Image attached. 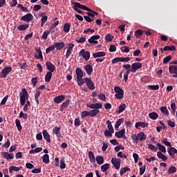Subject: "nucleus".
Segmentation results:
<instances>
[{
  "label": "nucleus",
  "instance_id": "1",
  "mask_svg": "<svg viewBox=\"0 0 177 177\" xmlns=\"http://www.w3.org/2000/svg\"><path fill=\"white\" fill-rule=\"evenodd\" d=\"M21 106L26 104V99H28V92L26 88L22 89V93H19Z\"/></svg>",
  "mask_w": 177,
  "mask_h": 177
},
{
  "label": "nucleus",
  "instance_id": "2",
  "mask_svg": "<svg viewBox=\"0 0 177 177\" xmlns=\"http://www.w3.org/2000/svg\"><path fill=\"white\" fill-rule=\"evenodd\" d=\"M72 5H74L73 9H82V10H86L87 12H92V10L86 7L84 4H81L78 2H72Z\"/></svg>",
  "mask_w": 177,
  "mask_h": 177
},
{
  "label": "nucleus",
  "instance_id": "3",
  "mask_svg": "<svg viewBox=\"0 0 177 177\" xmlns=\"http://www.w3.org/2000/svg\"><path fill=\"white\" fill-rule=\"evenodd\" d=\"M114 91L115 92V97L116 99H124V90L120 86H115L114 88Z\"/></svg>",
  "mask_w": 177,
  "mask_h": 177
},
{
  "label": "nucleus",
  "instance_id": "4",
  "mask_svg": "<svg viewBox=\"0 0 177 177\" xmlns=\"http://www.w3.org/2000/svg\"><path fill=\"white\" fill-rule=\"evenodd\" d=\"M12 66L5 67L1 71L0 73V77H1V78H6V77H8V75H9V73L12 71Z\"/></svg>",
  "mask_w": 177,
  "mask_h": 177
},
{
  "label": "nucleus",
  "instance_id": "5",
  "mask_svg": "<svg viewBox=\"0 0 177 177\" xmlns=\"http://www.w3.org/2000/svg\"><path fill=\"white\" fill-rule=\"evenodd\" d=\"M86 85L90 91H95V83L92 81V79L89 77L84 78Z\"/></svg>",
  "mask_w": 177,
  "mask_h": 177
},
{
  "label": "nucleus",
  "instance_id": "6",
  "mask_svg": "<svg viewBox=\"0 0 177 177\" xmlns=\"http://www.w3.org/2000/svg\"><path fill=\"white\" fill-rule=\"evenodd\" d=\"M111 162L112 163L115 169H120V167H121V159L117 158H112L111 160Z\"/></svg>",
  "mask_w": 177,
  "mask_h": 177
},
{
  "label": "nucleus",
  "instance_id": "7",
  "mask_svg": "<svg viewBox=\"0 0 177 177\" xmlns=\"http://www.w3.org/2000/svg\"><path fill=\"white\" fill-rule=\"evenodd\" d=\"M79 56H82L86 62H88L91 59V53L89 51H85V49H82L79 53Z\"/></svg>",
  "mask_w": 177,
  "mask_h": 177
},
{
  "label": "nucleus",
  "instance_id": "8",
  "mask_svg": "<svg viewBox=\"0 0 177 177\" xmlns=\"http://www.w3.org/2000/svg\"><path fill=\"white\" fill-rule=\"evenodd\" d=\"M146 138H147V135L141 131L137 134L135 138V142L136 143H139V140L142 142V140H145Z\"/></svg>",
  "mask_w": 177,
  "mask_h": 177
},
{
  "label": "nucleus",
  "instance_id": "9",
  "mask_svg": "<svg viewBox=\"0 0 177 177\" xmlns=\"http://www.w3.org/2000/svg\"><path fill=\"white\" fill-rule=\"evenodd\" d=\"M86 106L88 107V109H93V110H99V109H102L103 107V105L100 103H87Z\"/></svg>",
  "mask_w": 177,
  "mask_h": 177
},
{
  "label": "nucleus",
  "instance_id": "10",
  "mask_svg": "<svg viewBox=\"0 0 177 177\" xmlns=\"http://www.w3.org/2000/svg\"><path fill=\"white\" fill-rule=\"evenodd\" d=\"M1 156L5 158V160H7V161H9V160H13L15 158V154L13 153H9V152H1Z\"/></svg>",
  "mask_w": 177,
  "mask_h": 177
},
{
  "label": "nucleus",
  "instance_id": "11",
  "mask_svg": "<svg viewBox=\"0 0 177 177\" xmlns=\"http://www.w3.org/2000/svg\"><path fill=\"white\" fill-rule=\"evenodd\" d=\"M139 68H142V63L136 62V63L132 64L131 73H136V71L139 70Z\"/></svg>",
  "mask_w": 177,
  "mask_h": 177
},
{
  "label": "nucleus",
  "instance_id": "12",
  "mask_svg": "<svg viewBox=\"0 0 177 177\" xmlns=\"http://www.w3.org/2000/svg\"><path fill=\"white\" fill-rule=\"evenodd\" d=\"M169 71L170 74H175L173 75L174 78H177V68L175 65H171L169 66Z\"/></svg>",
  "mask_w": 177,
  "mask_h": 177
},
{
  "label": "nucleus",
  "instance_id": "13",
  "mask_svg": "<svg viewBox=\"0 0 177 177\" xmlns=\"http://www.w3.org/2000/svg\"><path fill=\"white\" fill-rule=\"evenodd\" d=\"M46 67L47 70L49 71L48 72H50V73H53L55 71V70H56V67L50 62H46Z\"/></svg>",
  "mask_w": 177,
  "mask_h": 177
},
{
  "label": "nucleus",
  "instance_id": "14",
  "mask_svg": "<svg viewBox=\"0 0 177 177\" xmlns=\"http://www.w3.org/2000/svg\"><path fill=\"white\" fill-rule=\"evenodd\" d=\"M76 75H77V81H81V78H83L84 77V73L82 72V70L80 68H77L75 70Z\"/></svg>",
  "mask_w": 177,
  "mask_h": 177
},
{
  "label": "nucleus",
  "instance_id": "15",
  "mask_svg": "<svg viewBox=\"0 0 177 177\" xmlns=\"http://www.w3.org/2000/svg\"><path fill=\"white\" fill-rule=\"evenodd\" d=\"M32 19H34V16H32L31 13L26 14L21 17V20H22V21H31Z\"/></svg>",
  "mask_w": 177,
  "mask_h": 177
},
{
  "label": "nucleus",
  "instance_id": "16",
  "mask_svg": "<svg viewBox=\"0 0 177 177\" xmlns=\"http://www.w3.org/2000/svg\"><path fill=\"white\" fill-rule=\"evenodd\" d=\"M43 138L46 140L47 143H50V135H49V133H48V131L44 130L42 131Z\"/></svg>",
  "mask_w": 177,
  "mask_h": 177
},
{
  "label": "nucleus",
  "instance_id": "17",
  "mask_svg": "<svg viewBox=\"0 0 177 177\" xmlns=\"http://www.w3.org/2000/svg\"><path fill=\"white\" fill-rule=\"evenodd\" d=\"M84 70L88 75H91L92 73H93V67L89 64L84 66Z\"/></svg>",
  "mask_w": 177,
  "mask_h": 177
},
{
  "label": "nucleus",
  "instance_id": "18",
  "mask_svg": "<svg viewBox=\"0 0 177 177\" xmlns=\"http://www.w3.org/2000/svg\"><path fill=\"white\" fill-rule=\"evenodd\" d=\"M66 99V97L63 95H58L56 97L54 98L55 103H57L59 104V103H62L64 100Z\"/></svg>",
  "mask_w": 177,
  "mask_h": 177
},
{
  "label": "nucleus",
  "instance_id": "19",
  "mask_svg": "<svg viewBox=\"0 0 177 177\" xmlns=\"http://www.w3.org/2000/svg\"><path fill=\"white\" fill-rule=\"evenodd\" d=\"M135 127L137 129H139V127H141V128H147V127H149V123H145L143 122H136Z\"/></svg>",
  "mask_w": 177,
  "mask_h": 177
},
{
  "label": "nucleus",
  "instance_id": "20",
  "mask_svg": "<svg viewBox=\"0 0 177 177\" xmlns=\"http://www.w3.org/2000/svg\"><path fill=\"white\" fill-rule=\"evenodd\" d=\"M55 48H56L57 50H62L64 48V42L61 41L59 43L55 42L54 44Z\"/></svg>",
  "mask_w": 177,
  "mask_h": 177
},
{
  "label": "nucleus",
  "instance_id": "21",
  "mask_svg": "<svg viewBox=\"0 0 177 177\" xmlns=\"http://www.w3.org/2000/svg\"><path fill=\"white\" fill-rule=\"evenodd\" d=\"M104 56H106V53L103 52V51H100L97 53H94L93 54V57H94V59H96L97 57H104Z\"/></svg>",
  "mask_w": 177,
  "mask_h": 177
},
{
  "label": "nucleus",
  "instance_id": "22",
  "mask_svg": "<svg viewBox=\"0 0 177 177\" xmlns=\"http://www.w3.org/2000/svg\"><path fill=\"white\" fill-rule=\"evenodd\" d=\"M157 157L160 158V160H162V161H163L164 162H167V160H168V157H167V156L162 154V152H161V151L157 152Z\"/></svg>",
  "mask_w": 177,
  "mask_h": 177
},
{
  "label": "nucleus",
  "instance_id": "23",
  "mask_svg": "<svg viewBox=\"0 0 177 177\" xmlns=\"http://www.w3.org/2000/svg\"><path fill=\"white\" fill-rule=\"evenodd\" d=\"M167 151L170 157H174V154H177V149L174 147H170Z\"/></svg>",
  "mask_w": 177,
  "mask_h": 177
},
{
  "label": "nucleus",
  "instance_id": "24",
  "mask_svg": "<svg viewBox=\"0 0 177 177\" xmlns=\"http://www.w3.org/2000/svg\"><path fill=\"white\" fill-rule=\"evenodd\" d=\"M53 132H54L55 136H57V138H62V133H60V127H55L53 129Z\"/></svg>",
  "mask_w": 177,
  "mask_h": 177
},
{
  "label": "nucleus",
  "instance_id": "25",
  "mask_svg": "<svg viewBox=\"0 0 177 177\" xmlns=\"http://www.w3.org/2000/svg\"><path fill=\"white\" fill-rule=\"evenodd\" d=\"M88 113L89 117H96V115L100 113V111H99V109H93L88 111Z\"/></svg>",
  "mask_w": 177,
  "mask_h": 177
},
{
  "label": "nucleus",
  "instance_id": "26",
  "mask_svg": "<svg viewBox=\"0 0 177 177\" xmlns=\"http://www.w3.org/2000/svg\"><path fill=\"white\" fill-rule=\"evenodd\" d=\"M123 135H125V129H122L120 131H117L115 133V136H116V138H118L119 139H121Z\"/></svg>",
  "mask_w": 177,
  "mask_h": 177
},
{
  "label": "nucleus",
  "instance_id": "27",
  "mask_svg": "<svg viewBox=\"0 0 177 177\" xmlns=\"http://www.w3.org/2000/svg\"><path fill=\"white\" fill-rule=\"evenodd\" d=\"M28 27H30V24H22V25H19L17 27V30H19V31H26V30H27V28H28Z\"/></svg>",
  "mask_w": 177,
  "mask_h": 177
},
{
  "label": "nucleus",
  "instance_id": "28",
  "mask_svg": "<svg viewBox=\"0 0 177 177\" xmlns=\"http://www.w3.org/2000/svg\"><path fill=\"white\" fill-rule=\"evenodd\" d=\"M53 72L48 71L45 76V82H50V80H52V74Z\"/></svg>",
  "mask_w": 177,
  "mask_h": 177
},
{
  "label": "nucleus",
  "instance_id": "29",
  "mask_svg": "<svg viewBox=\"0 0 177 177\" xmlns=\"http://www.w3.org/2000/svg\"><path fill=\"white\" fill-rule=\"evenodd\" d=\"M70 100H66L64 102H63L61 105L60 111H63L66 107L68 106V104H70Z\"/></svg>",
  "mask_w": 177,
  "mask_h": 177
},
{
  "label": "nucleus",
  "instance_id": "30",
  "mask_svg": "<svg viewBox=\"0 0 177 177\" xmlns=\"http://www.w3.org/2000/svg\"><path fill=\"white\" fill-rule=\"evenodd\" d=\"M124 123V118H120L116 122L115 124V129L117 131L119 128L121 124Z\"/></svg>",
  "mask_w": 177,
  "mask_h": 177
},
{
  "label": "nucleus",
  "instance_id": "31",
  "mask_svg": "<svg viewBox=\"0 0 177 177\" xmlns=\"http://www.w3.org/2000/svg\"><path fill=\"white\" fill-rule=\"evenodd\" d=\"M163 50L165 52H167V50H171V52H174L176 50V47H175L174 46H166L163 48Z\"/></svg>",
  "mask_w": 177,
  "mask_h": 177
},
{
  "label": "nucleus",
  "instance_id": "32",
  "mask_svg": "<svg viewBox=\"0 0 177 177\" xmlns=\"http://www.w3.org/2000/svg\"><path fill=\"white\" fill-rule=\"evenodd\" d=\"M15 125L18 131H19V132H21V130L23 129V127H21V123L20 122V120L19 119L15 120Z\"/></svg>",
  "mask_w": 177,
  "mask_h": 177
},
{
  "label": "nucleus",
  "instance_id": "33",
  "mask_svg": "<svg viewBox=\"0 0 177 177\" xmlns=\"http://www.w3.org/2000/svg\"><path fill=\"white\" fill-rule=\"evenodd\" d=\"M95 160L97 161V164H98L99 165H102V164L104 162V158L101 156H97Z\"/></svg>",
  "mask_w": 177,
  "mask_h": 177
},
{
  "label": "nucleus",
  "instance_id": "34",
  "mask_svg": "<svg viewBox=\"0 0 177 177\" xmlns=\"http://www.w3.org/2000/svg\"><path fill=\"white\" fill-rule=\"evenodd\" d=\"M157 147L161 153H167V149L164 147V145H160L159 142L157 143Z\"/></svg>",
  "mask_w": 177,
  "mask_h": 177
},
{
  "label": "nucleus",
  "instance_id": "35",
  "mask_svg": "<svg viewBox=\"0 0 177 177\" xmlns=\"http://www.w3.org/2000/svg\"><path fill=\"white\" fill-rule=\"evenodd\" d=\"M88 158H90L91 162H96V159H95V154L91 151H88Z\"/></svg>",
  "mask_w": 177,
  "mask_h": 177
},
{
  "label": "nucleus",
  "instance_id": "36",
  "mask_svg": "<svg viewBox=\"0 0 177 177\" xmlns=\"http://www.w3.org/2000/svg\"><path fill=\"white\" fill-rule=\"evenodd\" d=\"M20 169H21V167H17L15 166H10L9 167V172H10V174H12V172H13V171H15V172H19V171H20Z\"/></svg>",
  "mask_w": 177,
  "mask_h": 177
},
{
  "label": "nucleus",
  "instance_id": "37",
  "mask_svg": "<svg viewBox=\"0 0 177 177\" xmlns=\"http://www.w3.org/2000/svg\"><path fill=\"white\" fill-rule=\"evenodd\" d=\"M160 110L162 114H165V115H169V111H168V109H167V106H162L160 108Z\"/></svg>",
  "mask_w": 177,
  "mask_h": 177
},
{
  "label": "nucleus",
  "instance_id": "38",
  "mask_svg": "<svg viewBox=\"0 0 177 177\" xmlns=\"http://www.w3.org/2000/svg\"><path fill=\"white\" fill-rule=\"evenodd\" d=\"M107 169H110V164L106 163L101 166V171H102L103 172H106Z\"/></svg>",
  "mask_w": 177,
  "mask_h": 177
},
{
  "label": "nucleus",
  "instance_id": "39",
  "mask_svg": "<svg viewBox=\"0 0 177 177\" xmlns=\"http://www.w3.org/2000/svg\"><path fill=\"white\" fill-rule=\"evenodd\" d=\"M149 118L151 120H157L158 118V114L156 112H151L149 114Z\"/></svg>",
  "mask_w": 177,
  "mask_h": 177
},
{
  "label": "nucleus",
  "instance_id": "40",
  "mask_svg": "<svg viewBox=\"0 0 177 177\" xmlns=\"http://www.w3.org/2000/svg\"><path fill=\"white\" fill-rule=\"evenodd\" d=\"M106 124L109 131H111V133H114V128L113 127V124H111V121L107 120Z\"/></svg>",
  "mask_w": 177,
  "mask_h": 177
},
{
  "label": "nucleus",
  "instance_id": "41",
  "mask_svg": "<svg viewBox=\"0 0 177 177\" xmlns=\"http://www.w3.org/2000/svg\"><path fill=\"white\" fill-rule=\"evenodd\" d=\"M175 172H176V167L172 166L169 168L167 174L168 175H172V174H175Z\"/></svg>",
  "mask_w": 177,
  "mask_h": 177
},
{
  "label": "nucleus",
  "instance_id": "42",
  "mask_svg": "<svg viewBox=\"0 0 177 177\" xmlns=\"http://www.w3.org/2000/svg\"><path fill=\"white\" fill-rule=\"evenodd\" d=\"M127 171H131V169L129 167H123L120 169V176H122L125 172H127Z\"/></svg>",
  "mask_w": 177,
  "mask_h": 177
},
{
  "label": "nucleus",
  "instance_id": "43",
  "mask_svg": "<svg viewBox=\"0 0 177 177\" xmlns=\"http://www.w3.org/2000/svg\"><path fill=\"white\" fill-rule=\"evenodd\" d=\"M49 34H50V30L44 31L41 36L42 39H47Z\"/></svg>",
  "mask_w": 177,
  "mask_h": 177
},
{
  "label": "nucleus",
  "instance_id": "44",
  "mask_svg": "<svg viewBox=\"0 0 177 177\" xmlns=\"http://www.w3.org/2000/svg\"><path fill=\"white\" fill-rule=\"evenodd\" d=\"M43 162L44 164H49V155L46 153L43 156Z\"/></svg>",
  "mask_w": 177,
  "mask_h": 177
},
{
  "label": "nucleus",
  "instance_id": "45",
  "mask_svg": "<svg viewBox=\"0 0 177 177\" xmlns=\"http://www.w3.org/2000/svg\"><path fill=\"white\" fill-rule=\"evenodd\" d=\"M41 27H44V24L48 21V16L44 15L41 19Z\"/></svg>",
  "mask_w": 177,
  "mask_h": 177
},
{
  "label": "nucleus",
  "instance_id": "46",
  "mask_svg": "<svg viewBox=\"0 0 177 177\" xmlns=\"http://www.w3.org/2000/svg\"><path fill=\"white\" fill-rule=\"evenodd\" d=\"M148 88L151 91H158L160 89V86H158V84L153 86L149 85L148 86Z\"/></svg>",
  "mask_w": 177,
  "mask_h": 177
},
{
  "label": "nucleus",
  "instance_id": "47",
  "mask_svg": "<svg viewBox=\"0 0 177 177\" xmlns=\"http://www.w3.org/2000/svg\"><path fill=\"white\" fill-rule=\"evenodd\" d=\"M125 109H127V104H121L120 106H119V110H118V114H120V113H122Z\"/></svg>",
  "mask_w": 177,
  "mask_h": 177
},
{
  "label": "nucleus",
  "instance_id": "48",
  "mask_svg": "<svg viewBox=\"0 0 177 177\" xmlns=\"http://www.w3.org/2000/svg\"><path fill=\"white\" fill-rule=\"evenodd\" d=\"M71 25L70 24L66 23L64 25V32H68L70 31V27Z\"/></svg>",
  "mask_w": 177,
  "mask_h": 177
},
{
  "label": "nucleus",
  "instance_id": "49",
  "mask_svg": "<svg viewBox=\"0 0 177 177\" xmlns=\"http://www.w3.org/2000/svg\"><path fill=\"white\" fill-rule=\"evenodd\" d=\"M135 37H137V38H139V37H142L143 35V31L142 30H137L134 32Z\"/></svg>",
  "mask_w": 177,
  "mask_h": 177
},
{
  "label": "nucleus",
  "instance_id": "50",
  "mask_svg": "<svg viewBox=\"0 0 177 177\" xmlns=\"http://www.w3.org/2000/svg\"><path fill=\"white\" fill-rule=\"evenodd\" d=\"M105 39L106 41H107L108 42H111V41H113V39H114V36H112L110 34H107L105 36Z\"/></svg>",
  "mask_w": 177,
  "mask_h": 177
},
{
  "label": "nucleus",
  "instance_id": "51",
  "mask_svg": "<svg viewBox=\"0 0 177 177\" xmlns=\"http://www.w3.org/2000/svg\"><path fill=\"white\" fill-rule=\"evenodd\" d=\"M172 59V57L171 55H168L167 57H165L163 59V63L164 64H167V63H169V62H171V59Z\"/></svg>",
  "mask_w": 177,
  "mask_h": 177
},
{
  "label": "nucleus",
  "instance_id": "52",
  "mask_svg": "<svg viewBox=\"0 0 177 177\" xmlns=\"http://www.w3.org/2000/svg\"><path fill=\"white\" fill-rule=\"evenodd\" d=\"M162 143H163L165 146H168L169 147H171V142H168V138H167L162 140Z\"/></svg>",
  "mask_w": 177,
  "mask_h": 177
},
{
  "label": "nucleus",
  "instance_id": "53",
  "mask_svg": "<svg viewBox=\"0 0 177 177\" xmlns=\"http://www.w3.org/2000/svg\"><path fill=\"white\" fill-rule=\"evenodd\" d=\"M19 118H24V120H27V118H28V115L27 113H24L23 111H21Z\"/></svg>",
  "mask_w": 177,
  "mask_h": 177
},
{
  "label": "nucleus",
  "instance_id": "54",
  "mask_svg": "<svg viewBox=\"0 0 177 177\" xmlns=\"http://www.w3.org/2000/svg\"><path fill=\"white\" fill-rule=\"evenodd\" d=\"M59 168L60 169H64V168H66V162L64 161V158L61 159Z\"/></svg>",
  "mask_w": 177,
  "mask_h": 177
},
{
  "label": "nucleus",
  "instance_id": "55",
  "mask_svg": "<svg viewBox=\"0 0 177 177\" xmlns=\"http://www.w3.org/2000/svg\"><path fill=\"white\" fill-rule=\"evenodd\" d=\"M31 82H32L33 88H35V86H37V84L38 83V78L32 77L31 80Z\"/></svg>",
  "mask_w": 177,
  "mask_h": 177
},
{
  "label": "nucleus",
  "instance_id": "56",
  "mask_svg": "<svg viewBox=\"0 0 177 177\" xmlns=\"http://www.w3.org/2000/svg\"><path fill=\"white\" fill-rule=\"evenodd\" d=\"M88 115H89V111H84L82 112L81 113V118L84 119L86 117H88Z\"/></svg>",
  "mask_w": 177,
  "mask_h": 177
},
{
  "label": "nucleus",
  "instance_id": "57",
  "mask_svg": "<svg viewBox=\"0 0 177 177\" xmlns=\"http://www.w3.org/2000/svg\"><path fill=\"white\" fill-rule=\"evenodd\" d=\"M17 8H19L22 12H28V9L26 7H24L21 4H18Z\"/></svg>",
  "mask_w": 177,
  "mask_h": 177
},
{
  "label": "nucleus",
  "instance_id": "58",
  "mask_svg": "<svg viewBox=\"0 0 177 177\" xmlns=\"http://www.w3.org/2000/svg\"><path fill=\"white\" fill-rule=\"evenodd\" d=\"M55 44L48 46L46 49V53H49L50 52V50H55Z\"/></svg>",
  "mask_w": 177,
  "mask_h": 177
},
{
  "label": "nucleus",
  "instance_id": "59",
  "mask_svg": "<svg viewBox=\"0 0 177 177\" xmlns=\"http://www.w3.org/2000/svg\"><path fill=\"white\" fill-rule=\"evenodd\" d=\"M104 133L105 136L110 138V137L113 136V133H111V130H106Z\"/></svg>",
  "mask_w": 177,
  "mask_h": 177
},
{
  "label": "nucleus",
  "instance_id": "60",
  "mask_svg": "<svg viewBox=\"0 0 177 177\" xmlns=\"http://www.w3.org/2000/svg\"><path fill=\"white\" fill-rule=\"evenodd\" d=\"M145 172H146V165H144L142 167L140 168V175H143Z\"/></svg>",
  "mask_w": 177,
  "mask_h": 177
},
{
  "label": "nucleus",
  "instance_id": "61",
  "mask_svg": "<svg viewBox=\"0 0 177 177\" xmlns=\"http://www.w3.org/2000/svg\"><path fill=\"white\" fill-rule=\"evenodd\" d=\"M10 146V140H7L6 142L2 145V147H5V149H9Z\"/></svg>",
  "mask_w": 177,
  "mask_h": 177
},
{
  "label": "nucleus",
  "instance_id": "62",
  "mask_svg": "<svg viewBox=\"0 0 177 177\" xmlns=\"http://www.w3.org/2000/svg\"><path fill=\"white\" fill-rule=\"evenodd\" d=\"M131 58L129 57H120V62H122L123 63H127V62H129Z\"/></svg>",
  "mask_w": 177,
  "mask_h": 177
},
{
  "label": "nucleus",
  "instance_id": "63",
  "mask_svg": "<svg viewBox=\"0 0 177 177\" xmlns=\"http://www.w3.org/2000/svg\"><path fill=\"white\" fill-rule=\"evenodd\" d=\"M167 124L169 125V127H171V128H175V122L169 120H167Z\"/></svg>",
  "mask_w": 177,
  "mask_h": 177
},
{
  "label": "nucleus",
  "instance_id": "64",
  "mask_svg": "<svg viewBox=\"0 0 177 177\" xmlns=\"http://www.w3.org/2000/svg\"><path fill=\"white\" fill-rule=\"evenodd\" d=\"M81 125V120L80 118L75 119V127H80Z\"/></svg>",
  "mask_w": 177,
  "mask_h": 177
}]
</instances>
